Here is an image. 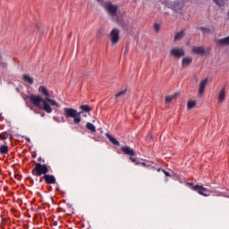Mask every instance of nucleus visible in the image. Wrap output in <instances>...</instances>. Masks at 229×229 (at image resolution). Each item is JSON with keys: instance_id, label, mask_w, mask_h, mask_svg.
Listing matches in <instances>:
<instances>
[{"instance_id": "f257e3e1", "label": "nucleus", "mask_w": 229, "mask_h": 229, "mask_svg": "<svg viewBox=\"0 0 229 229\" xmlns=\"http://www.w3.org/2000/svg\"><path fill=\"white\" fill-rule=\"evenodd\" d=\"M38 92H40V94H43V96H45V98H42L38 95L29 96V99L30 103L34 105V106H37V108H39V110H44V112H46L47 114H52L53 108L51 107V106H56V108H60V104H58V102L55 101L52 98L53 96L49 94V90H47L46 87L40 86L38 88Z\"/></svg>"}, {"instance_id": "f03ea898", "label": "nucleus", "mask_w": 229, "mask_h": 229, "mask_svg": "<svg viewBox=\"0 0 229 229\" xmlns=\"http://www.w3.org/2000/svg\"><path fill=\"white\" fill-rule=\"evenodd\" d=\"M64 112L66 117L73 119L75 124H80L81 123V112L78 113V110L71 107H64Z\"/></svg>"}, {"instance_id": "7ed1b4c3", "label": "nucleus", "mask_w": 229, "mask_h": 229, "mask_svg": "<svg viewBox=\"0 0 229 229\" xmlns=\"http://www.w3.org/2000/svg\"><path fill=\"white\" fill-rule=\"evenodd\" d=\"M49 173V167L46 164L35 163V167L32 169L33 176H46Z\"/></svg>"}, {"instance_id": "20e7f679", "label": "nucleus", "mask_w": 229, "mask_h": 229, "mask_svg": "<svg viewBox=\"0 0 229 229\" xmlns=\"http://www.w3.org/2000/svg\"><path fill=\"white\" fill-rule=\"evenodd\" d=\"M163 4H165L166 8H170L171 10H174L177 13H182V4H180V2L165 1L163 2Z\"/></svg>"}, {"instance_id": "39448f33", "label": "nucleus", "mask_w": 229, "mask_h": 229, "mask_svg": "<svg viewBox=\"0 0 229 229\" xmlns=\"http://www.w3.org/2000/svg\"><path fill=\"white\" fill-rule=\"evenodd\" d=\"M104 8L106 10V12L111 15V17H116L117 16V5L112 4L110 2H106L104 4Z\"/></svg>"}, {"instance_id": "423d86ee", "label": "nucleus", "mask_w": 229, "mask_h": 229, "mask_svg": "<svg viewBox=\"0 0 229 229\" xmlns=\"http://www.w3.org/2000/svg\"><path fill=\"white\" fill-rule=\"evenodd\" d=\"M119 33H120V30L117 28H114L111 30L109 37L111 38V42L113 46H115L116 44L119 43V40H120Z\"/></svg>"}, {"instance_id": "0eeeda50", "label": "nucleus", "mask_w": 229, "mask_h": 229, "mask_svg": "<svg viewBox=\"0 0 229 229\" xmlns=\"http://www.w3.org/2000/svg\"><path fill=\"white\" fill-rule=\"evenodd\" d=\"M193 191H195L196 192L199 193L200 196H210V193H208V190H207V188L200 186V185H195L193 186Z\"/></svg>"}, {"instance_id": "6e6552de", "label": "nucleus", "mask_w": 229, "mask_h": 229, "mask_svg": "<svg viewBox=\"0 0 229 229\" xmlns=\"http://www.w3.org/2000/svg\"><path fill=\"white\" fill-rule=\"evenodd\" d=\"M42 180H45V182L47 185H53L55 183H56V177H55V175H51V174H45L41 179L40 182H42Z\"/></svg>"}, {"instance_id": "1a4fd4ad", "label": "nucleus", "mask_w": 229, "mask_h": 229, "mask_svg": "<svg viewBox=\"0 0 229 229\" xmlns=\"http://www.w3.org/2000/svg\"><path fill=\"white\" fill-rule=\"evenodd\" d=\"M170 54L172 56H174V58H182V56H185V51L182 48H173L170 51Z\"/></svg>"}, {"instance_id": "9d476101", "label": "nucleus", "mask_w": 229, "mask_h": 229, "mask_svg": "<svg viewBox=\"0 0 229 229\" xmlns=\"http://www.w3.org/2000/svg\"><path fill=\"white\" fill-rule=\"evenodd\" d=\"M121 149L124 155H128L129 157H135V155H137L135 150L129 146H123Z\"/></svg>"}, {"instance_id": "9b49d317", "label": "nucleus", "mask_w": 229, "mask_h": 229, "mask_svg": "<svg viewBox=\"0 0 229 229\" xmlns=\"http://www.w3.org/2000/svg\"><path fill=\"white\" fill-rule=\"evenodd\" d=\"M191 51L194 55H203L205 53V47H193Z\"/></svg>"}, {"instance_id": "f8f14e48", "label": "nucleus", "mask_w": 229, "mask_h": 229, "mask_svg": "<svg viewBox=\"0 0 229 229\" xmlns=\"http://www.w3.org/2000/svg\"><path fill=\"white\" fill-rule=\"evenodd\" d=\"M192 64V57H183L182 61V69H185L188 65H191Z\"/></svg>"}, {"instance_id": "ddd939ff", "label": "nucleus", "mask_w": 229, "mask_h": 229, "mask_svg": "<svg viewBox=\"0 0 229 229\" xmlns=\"http://www.w3.org/2000/svg\"><path fill=\"white\" fill-rule=\"evenodd\" d=\"M208 83V79H205L204 81H202L200 82V86H199V93L200 96L203 94V92H205V89H206Z\"/></svg>"}, {"instance_id": "4468645a", "label": "nucleus", "mask_w": 229, "mask_h": 229, "mask_svg": "<svg viewBox=\"0 0 229 229\" xmlns=\"http://www.w3.org/2000/svg\"><path fill=\"white\" fill-rule=\"evenodd\" d=\"M216 44L219 46H229V36L217 39Z\"/></svg>"}, {"instance_id": "2eb2a0df", "label": "nucleus", "mask_w": 229, "mask_h": 229, "mask_svg": "<svg viewBox=\"0 0 229 229\" xmlns=\"http://www.w3.org/2000/svg\"><path fill=\"white\" fill-rule=\"evenodd\" d=\"M106 136L108 138V140H110V142L112 144H114V146H121V143L119 142V140H117L115 138H114L112 135H110L109 133H106Z\"/></svg>"}, {"instance_id": "dca6fc26", "label": "nucleus", "mask_w": 229, "mask_h": 229, "mask_svg": "<svg viewBox=\"0 0 229 229\" xmlns=\"http://www.w3.org/2000/svg\"><path fill=\"white\" fill-rule=\"evenodd\" d=\"M185 37V30H181L180 32H177L174 36V41L180 40Z\"/></svg>"}, {"instance_id": "f3484780", "label": "nucleus", "mask_w": 229, "mask_h": 229, "mask_svg": "<svg viewBox=\"0 0 229 229\" xmlns=\"http://www.w3.org/2000/svg\"><path fill=\"white\" fill-rule=\"evenodd\" d=\"M86 129L89 130L92 133H96V126L90 122L86 123Z\"/></svg>"}, {"instance_id": "a211bd4d", "label": "nucleus", "mask_w": 229, "mask_h": 229, "mask_svg": "<svg viewBox=\"0 0 229 229\" xmlns=\"http://www.w3.org/2000/svg\"><path fill=\"white\" fill-rule=\"evenodd\" d=\"M124 96H126V89L121 90L120 92H118L115 97L114 99L115 101H119V98H124Z\"/></svg>"}, {"instance_id": "6ab92c4d", "label": "nucleus", "mask_w": 229, "mask_h": 229, "mask_svg": "<svg viewBox=\"0 0 229 229\" xmlns=\"http://www.w3.org/2000/svg\"><path fill=\"white\" fill-rule=\"evenodd\" d=\"M226 96H225V88H223L220 90L219 96H218V101H220V103H223V101L225 99Z\"/></svg>"}, {"instance_id": "aec40b11", "label": "nucleus", "mask_w": 229, "mask_h": 229, "mask_svg": "<svg viewBox=\"0 0 229 229\" xmlns=\"http://www.w3.org/2000/svg\"><path fill=\"white\" fill-rule=\"evenodd\" d=\"M199 31H202V33H204V35H207L208 33H212V29L210 28H207V27H199Z\"/></svg>"}, {"instance_id": "412c9836", "label": "nucleus", "mask_w": 229, "mask_h": 229, "mask_svg": "<svg viewBox=\"0 0 229 229\" xmlns=\"http://www.w3.org/2000/svg\"><path fill=\"white\" fill-rule=\"evenodd\" d=\"M23 81H26L27 83H30V85H33L34 81L33 78L30 77V75H23Z\"/></svg>"}, {"instance_id": "4be33fe9", "label": "nucleus", "mask_w": 229, "mask_h": 229, "mask_svg": "<svg viewBox=\"0 0 229 229\" xmlns=\"http://www.w3.org/2000/svg\"><path fill=\"white\" fill-rule=\"evenodd\" d=\"M0 153H1V155H6V154H8V146H6V145H2V146L0 147Z\"/></svg>"}, {"instance_id": "5701e85b", "label": "nucleus", "mask_w": 229, "mask_h": 229, "mask_svg": "<svg viewBox=\"0 0 229 229\" xmlns=\"http://www.w3.org/2000/svg\"><path fill=\"white\" fill-rule=\"evenodd\" d=\"M194 106H196V101H194V100H190V101L188 102V105H187L188 110H192V108H193Z\"/></svg>"}, {"instance_id": "b1692460", "label": "nucleus", "mask_w": 229, "mask_h": 229, "mask_svg": "<svg viewBox=\"0 0 229 229\" xmlns=\"http://www.w3.org/2000/svg\"><path fill=\"white\" fill-rule=\"evenodd\" d=\"M81 110H82L83 112H86L87 114L90 113V107L87 105H82L80 106Z\"/></svg>"}, {"instance_id": "393cba45", "label": "nucleus", "mask_w": 229, "mask_h": 229, "mask_svg": "<svg viewBox=\"0 0 229 229\" xmlns=\"http://www.w3.org/2000/svg\"><path fill=\"white\" fill-rule=\"evenodd\" d=\"M214 3H216V4H217V6H225V0H213Z\"/></svg>"}, {"instance_id": "a878e982", "label": "nucleus", "mask_w": 229, "mask_h": 229, "mask_svg": "<svg viewBox=\"0 0 229 229\" xmlns=\"http://www.w3.org/2000/svg\"><path fill=\"white\" fill-rule=\"evenodd\" d=\"M174 98H176V94L172 97L167 96V97H165V103H171V101H173V99H174Z\"/></svg>"}, {"instance_id": "bb28decb", "label": "nucleus", "mask_w": 229, "mask_h": 229, "mask_svg": "<svg viewBox=\"0 0 229 229\" xmlns=\"http://www.w3.org/2000/svg\"><path fill=\"white\" fill-rule=\"evenodd\" d=\"M6 67H8V64L1 61V55H0V69H6Z\"/></svg>"}, {"instance_id": "cd10ccee", "label": "nucleus", "mask_w": 229, "mask_h": 229, "mask_svg": "<svg viewBox=\"0 0 229 229\" xmlns=\"http://www.w3.org/2000/svg\"><path fill=\"white\" fill-rule=\"evenodd\" d=\"M154 30H155L156 31H160V25H158V23H155V24H154Z\"/></svg>"}, {"instance_id": "c85d7f7f", "label": "nucleus", "mask_w": 229, "mask_h": 229, "mask_svg": "<svg viewBox=\"0 0 229 229\" xmlns=\"http://www.w3.org/2000/svg\"><path fill=\"white\" fill-rule=\"evenodd\" d=\"M162 172L165 176H171V174H169V172L165 171V169H162Z\"/></svg>"}, {"instance_id": "c756f323", "label": "nucleus", "mask_w": 229, "mask_h": 229, "mask_svg": "<svg viewBox=\"0 0 229 229\" xmlns=\"http://www.w3.org/2000/svg\"><path fill=\"white\" fill-rule=\"evenodd\" d=\"M6 136H3V134H0V140H6Z\"/></svg>"}, {"instance_id": "7c9ffc66", "label": "nucleus", "mask_w": 229, "mask_h": 229, "mask_svg": "<svg viewBox=\"0 0 229 229\" xmlns=\"http://www.w3.org/2000/svg\"><path fill=\"white\" fill-rule=\"evenodd\" d=\"M129 160H131V162H132V163L137 162V159H135V158L132 157H129Z\"/></svg>"}, {"instance_id": "2f4dec72", "label": "nucleus", "mask_w": 229, "mask_h": 229, "mask_svg": "<svg viewBox=\"0 0 229 229\" xmlns=\"http://www.w3.org/2000/svg\"><path fill=\"white\" fill-rule=\"evenodd\" d=\"M118 25L122 26V28H124V25L123 24V22H121L119 20H117Z\"/></svg>"}, {"instance_id": "473e14b6", "label": "nucleus", "mask_w": 229, "mask_h": 229, "mask_svg": "<svg viewBox=\"0 0 229 229\" xmlns=\"http://www.w3.org/2000/svg\"><path fill=\"white\" fill-rule=\"evenodd\" d=\"M137 165H139V164H140L141 165H143V167H146V163L142 162V163H136Z\"/></svg>"}, {"instance_id": "72a5a7b5", "label": "nucleus", "mask_w": 229, "mask_h": 229, "mask_svg": "<svg viewBox=\"0 0 229 229\" xmlns=\"http://www.w3.org/2000/svg\"><path fill=\"white\" fill-rule=\"evenodd\" d=\"M14 177L16 178V180H21V175L20 174H16Z\"/></svg>"}, {"instance_id": "f704fd0d", "label": "nucleus", "mask_w": 229, "mask_h": 229, "mask_svg": "<svg viewBox=\"0 0 229 229\" xmlns=\"http://www.w3.org/2000/svg\"><path fill=\"white\" fill-rule=\"evenodd\" d=\"M147 139H149L150 140H153V136L152 135H148Z\"/></svg>"}, {"instance_id": "c9c22d12", "label": "nucleus", "mask_w": 229, "mask_h": 229, "mask_svg": "<svg viewBox=\"0 0 229 229\" xmlns=\"http://www.w3.org/2000/svg\"><path fill=\"white\" fill-rule=\"evenodd\" d=\"M189 185H190L191 187H194V182H189Z\"/></svg>"}, {"instance_id": "e433bc0d", "label": "nucleus", "mask_w": 229, "mask_h": 229, "mask_svg": "<svg viewBox=\"0 0 229 229\" xmlns=\"http://www.w3.org/2000/svg\"><path fill=\"white\" fill-rule=\"evenodd\" d=\"M9 139H10V140H12V139H13V135L10 134Z\"/></svg>"}, {"instance_id": "4c0bfd02", "label": "nucleus", "mask_w": 229, "mask_h": 229, "mask_svg": "<svg viewBox=\"0 0 229 229\" xmlns=\"http://www.w3.org/2000/svg\"><path fill=\"white\" fill-rule=\"evenodd\" d=\"M38 162H42V157H38Z\"/></svg>"}, {"instance_id": "58836bf2", "label": "nucleus", "mask_w": 229, "mask_h": 229, "mask_svg": "<svg viewBox=\"0 0 229 229\" xmlns=\"http://www.w3.org/2000/svg\"><path fill=\"white\" fill-rule=\"evenodd\" d=\"M98 3H103L105 0H97Z\"/></svg>"}, {"instance_id": "ea45409f", "label": "nucleus", "mask_w": 229, "mask_h": 229, "mask_svg": "<svg viewBox=\"0 0 229 229\" xmlns=\"http://www.w3.org/2000/svg\"><path fill=\"white\" fill-rule=\"evenodd\" d=\"M58 225V222H54V226H56Z\"/></svg>"}, {"instance_id": "a19ab883", "label": "nucleus", "mask_w": 229, "mask_h": 229, "mask_svg": "<svg viewBox=\"0 0 229 229\" xmlns=\"http://www.w3.org/2000/svg\"><path fill=\"white\" fill-rule=\"evenodd\" d=\"M26 140H28V142H30V138L26 139Z\"/></svg>"}, {"instance_id": "79ce46f5", "label": "nucleus", "mask_w": 229, "mask_h": 229, "mask_svg": "<svg viewBox=\"0 0 229 229\" xmlns=\"http://www.w3.org/2000/svg\"><path fill=\"white\" fill-rule=\"evenodd\" d=\"M35 157H36L35 155H34V156H32V157H33V158H35Z\"/></svg>"}, {"instance_id": "37998d69", "label": "nucleus", "mask_w": 229, "mask_h": 229, "mask_svg": "<svg viewBox=\"0 0 229 229\" xmlns=\"http://www.w3.org/2000/svg\"><path fill=\"white\" fill-rule=\"evenodd\" d=\"M42 117H44V114H42Z\"/></svg>"}]
</instances>
